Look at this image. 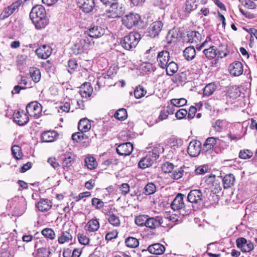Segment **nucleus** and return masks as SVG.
Masks as SVG:
<instances>
[{"instance_id": "obj_1", "label": "nucleus", "mask_w": 257, "mask_h": 257, "mask_svg": "<svg viewBox=\"0 0 257 257\" xmlns=\"http://www.w3.org/2000/svg\"><path fill=\"white\" fill-rule=\"evenodd\" d=\"M30 18L37 30L44 29L49 24L45 9L42 5H36L32 9Z\"/></svg>"}, {"instance_id": "obj_2", "label": "nucleus", "mask_w": 257, "mask_h": 257, "mask_svg": "<svg viewBox=\"0 0 257 257\" xmlns=\"http://www.w3.org/2000/svg\"><path fill=\"white\" fill-rule=\"evenodd\" d=\"M163 151L164 148L162 147L157 145L151 152H149L145 157L139 161V167L144 169L152 166L154 162L159 157L160 154Z\"/></svg>"}, {"instance_id": "obj_3", "label": "nucleus", "mask_w": 257, "mask_h": 257, "mask_svg": "<svg viewBox=\"0 0 257 257\" xmlns=\"http://www.w3.org/2000/svg\"><path fill=\"white\" fill-rule=\"evenodd\" d=\"M140 39V34L137 32H131L123 38L120 44L125 49L131 50L136 47Z\"/></svg>"}, {"instance_id": "obj_4", "label": "nucleus", "mask_w": 257, "mask_h": 257, "mask_svg": "<svg viewBox=\"0 0 257 257\" xmlns=\"http://www.w3.org/2000/svg\"><path fill=\"white\" fill-rule=\"evenodd\" d=\"M123 24L128 29L137 26L141 22V17L138 14L130 13L125 15L122 20Z\"/></svg>"}, {"instance_id": "obj_5", "label": "nucleus", "mask_w": 257, "mask_h": 257, "mask_svg": "<svg viewBox=\"0 0 257 257\" xmlns=\"http://www.w3.org/2000/svg\"><path fill=\"white\" fill-rule=\"evenodd\" d=\"M204 198L203 193L199 189L191 190L187 196L188 201L196 205H200Z\"/></svg>"}, {"instance_id": "obj_6", "label": "nucleus", "mask_w": 257, "mask_h": 257, "mask_svg": "<svg viewBox=\"0 0 257 257\" xmlns=\"http://www.w3.org/2000/svg\"><path fill=\"white\" fill-rule=\"evenodd\" d=\"M163 26V24L161 21L152 23L147 29L148 35L152 38L158 36L161 32Z\"/></svg>"}, {"instance_id": "obj_7", "label": "nucleus", "mask_w": 257, "mask_h": 257, "mask_svg": "<svg viewBox=\"0 0 257 257\" xmlns=\"http://www.w3.org/2000/svg\"><path fill=\"white\" fill-rule=\"evenodd\" d=\"M42 110L41 105L36 102L29 103L26 107L27 113L32 117L37 118Z\"/></svg>"}, {"instance_id": "obj_8", "label": "nucleus", "mask_w": 257, "mask_h": 257, "mask_svg": "<svg viewBox=\"0 0 257 257\" xmlns=\"http://www.w3.org/2000/svg\"><path fill=\"white\" fill-rule=\"evenodd\" d=\"M201 143L197 140L191 141L187 148L188 154L191 157L197 156L201 152Z\"/></svg>"}, {"instance_id": "obj_9", "label": "nucleus", "mask_w": 257, "mask_h": 257, "mask_svg": "<svg viewBox=\"0 0 257 257\" xmlns=\"http://www.w3.org/2000/svg\"><path fill=\"white\" fill-rule=\"evenodd\" d=\"M105 29L97 25H92L86 31V34L93 38H98L105 34Z\"/></svg>"}, {"instance_id": "obj_10", "label": "nucleus", "mask_w": 257, "mask_h": 257, "mask_svg": "<svg viewBox=\"0 0 257 257\" xmlns=\"http://www.w3.org/2000/svg\"><path fill=\"white\" fill-rule=\"evenodd\" d=\"M157 59L158 65L162 69H165L167 64L171 60L169 52L166 50L160 52Z\"/></svg>"}, {"instance_id": "obj_11", "label": "nucleus", "mask_w": 257, "mask_h": 257, "mask_svg": "<svg viewBox=\"0 0 257 257\" xmlns=\"http://www.w3.org/2000/svg\"><path fill=\"white\" fill-rule=\"evenodd\" d=\"M109 6L110 7L106 11L108 14V17L114 18L118 17L121 15V8L119 7L117 1H115Z\"/></svg>"}, {"instance_id": "obj_12", "label": "nucleus", "mask_w": 257, "mask_h": 257, "mask_svg": "<svg viewBox=\"0 0 257 257\" xmlns=\"http://www.w3.org/2000/svg\"><path fill=\"white\" fill-rule=\"evenodd\" d=\"M76 3L82 11L85 13L91 12L94 9V0H76Z\"/></svg>"}, {"instance_id": "obj_13", "label": "nucleus", "mask_w": 257, "mask_h": 257, "mask_svg": "<svg viewBox=\"0 0 257 257\" xmlns=\"http://www.w3.org/2000/svg\"><path fill=\"white\" fill-rule=\"evenodd\" d=\"M89 45V42L88 39H78L74 45L73 49L76 51L77 54L82 53L88 49Z\"/></svg>"}, {"instance_id": "obj_14", "label": "nucleus", "mask_w": 257, "mask_h": 257, "mask_svg": "<svg viewBox=\"0 0 257 257\" xmlns=\"http://www.w3.org/2000/svg\"><path fill=\"white\" fill-rule=\"evenodd\" d=\"M133 150V144L130 142L120 144L116 148V152L120 156L130 155Z\"/></svg>"}, {"instance_id": "obj_15", "label": "nucleus", "mask_w": 257, "mask_h": 257, "mask_svg": "<svg viewBox=\"0 0 257 257\" xmlns=\"http://www.w3.org/2000/svg\"><path fill=\"white\" fill-rule=\"evenodd\" d=\"M13 116L14 121L19 125L26 124L29 120L27 114L23 110H18L14 113Z\"/></svg>"}, {"instance_id": "obj_16", "label": "nucleus", "mask_w": 257, "mask_h": 257, "mask_svg": "<svg viewBox=\"0 0 257 257\" xmlns=\"http://www.w3.org/2000/svg\"><path fill=\"white\" fill-rule=\"evenodd\" d=\"M184 197V195L181 193L177 195L171 204V207L173 210H179L185 207Z\"/></svg>"}, {"instance_id": "obj_17", "label": "nucleus", "mask_w": 257, "mask_h": 257, "mask_svg": "<svg viewBox=\"0 0 257 257\" xmlns=\"http://www.w3.org/2000/svg\"><path fill=\"white\" fill-rule=\"evenodd\" d=\"M51 48L47 45H43L36 49V53L38 56L42 59H47L52 54Z\"/></svg>"}, {"instance_id": "obj_18", "label": "nucleus", "mask_w": 257, "mask_h": 257, "mask_svg": "<svg viewBox=\"0 0 257 257\" xmlns=\"http://www.w3.org/2000/svg\"><path fill=\"white\" fill-rule=\"evenodd\" d=\"M163 222L162 217L158 216L155 217H149L148 216L146 227L151 229H155L160 226Z\"/></svg>"}, {"instance_id": "obj_19", "label": "nucleus", "mask_w": 257, "mask_h": 257, "mask_svg": "<svg viewBox=\"0 0 257 257\" xmlns=\"http://www.w3.org/2000/svg\"><path fill=\"white\" fill-rule=\"evenodd\" d=\"M58 136L59 134L56 131H47L42 134L41 140L43 142H53L57 139Z\"/></svg>"}, {"instance_id": "obj_20", "label": "nucleus", "mask_w": 257, "mask_h": 257, "mask_svg": "<svg viewBox=\"0 0 257 257\" xmlns=\"http://www.w3.org/2000/svg\"><path fill=\"white\" fill-rule=\"evenodd\" d=\"M243 66L241 62L235 61L230 65L229 71L231 74L237 76L243 72Z\"/></svg>"}, {"instance_id": "obj_21", "label": "nucleus", "mask_w": 257, "mask_h": 257, "mask_svg": "<svg viewBox=\"0 0 257 257\" xmlns=\"http://www.w3.org/2000/svg\"><path fill=\"white\" fill-rule=\"evenodd\" d=\"M147 250L152 254L159 255L164 253L165 251V247L163 244L156 243L150 245L148 247Z\"/></svg>"}, {"instance_id": "obj_22", "label": "nucleus", "mask_w": 257, "mask_h": 257, "mask_svg": "<svg viewBox=\"0 0 257 257\" xmlns=\"http://www.w3.org/2000/svg\"><path fill=\"white\" fill-rule=\"evenodd\" d=\"M202 39L201 34L197 31H189L187 34V41L190 43H197Z\"/></svg>"}, {"instance_id": "obj_23", "label": "nucleus", "mask_w": 257, "mask_h": 257, "mask_svg": "<svg viewBox=\"0 0 257 257\" xmlns=\"http://www.w3.org/2000/svg\"><path fill=\"white\" fill-rule=\"evenodd\" d=\"M52 205V202L48 199H41L37 203L36 207L42 212L47 211L50 209Z\"/></svg>"}, {"instance_id": "obj_24", "label": "nucleus", "mask_w": 257, "mask_h": 257, "mask_svg": "<svg viewBox=\"0 0 257 257\" xmlns=\"http://www.w3.org/2000/svg\"><path fill=\"white\" fill-rule=\"evenodd\" d=\"M100 227L99 222L97 219H90L85 226V230L89 232L97 231Z\"/></svg>"}, {"instance_id": "obj_25", "label": "nucleus", "mask_w": 257, "mask_h": 257, "mask_svg": "<svg viewBox=\"0 0 257 257\" xmlns=\"http://www.w3.org/2000/svg\"><path fill=\"white\" fill-rule=\"evenodd\" d=\"M91 127V122L87 118L81 119L78 123V128L80 132L86 133L90 130Z\"/></svg>"}, {"instance_id": "obj_26", "label": "nucleus", "mask_w": 257, "mask_h": 257, "mask_svg": "<svg viewBox=\"0 0 257 257\" xmlns=\"http://www.w3.org/2000/svg\"><path fill=\"white\" fill-rule=\"evenodd\" d=\"M166 74L169 76H172L178 69V65L173 60H171L165 67Z\"/></svg>"}, {"instance_id": "obj_27", "label": "nucleus", "mask_w": 257, "mask_h": 257, "mask_svg": "<svg viewBox=\"0 0 257 257\" xmlns=\"http://www.w3.org/2000/svg\"><path fill=\"white\" fill-rule=\"evenodd\" d=\"M93 91L92 87L89 84H85L81 88L79 91L80 94L83 98L90 97Z\"/></svg>"}, {"instance_id": "obj_28", "label": "nucleus", "mask_w": 257, "mask_h": 257, "mask_svg": "<svg viewBox=\"0 0 257 257\" xmlns=\"http://www.w3.org/2000/svg\"><path fill=\"white\" fill-rule=\"evenodd\" d=\"M183 55L185 59L188 61L193 60L196 55V50L194 47L190 46L186 48L183 51Z\"/></svg>"}, {"instance_id": "obj_29", "label": "nucleus", "mask_w": 257, "mask_h": 257, "mask_svg": "<svg viewBox=\"0 0 257 257\" xmlns=\"http://www.w3.org/2000/svg\"><path fill=\"white\" fill-rule=\"evenodd\" d=\"M235 177L232 174L226 175L222 179L224 188H228L231 187L234 184Z\"/></svg>"}, {"instance_id": "obj_30", "label": "nucleus", "mask_w": 257, "mask_h": 257, "mask_svg": "<svg viewBox=\"0 0 257 257\" xmlns=\"http://www.w3.org/2000/svg\"><path fill=\"white\" fill-rule=\"evenodd\" d=\"M74 162V158L71 154H66L64 155L62 160V167L63 168L70 167Z\"/></svg>"}, {"instance_id": "obj_31", "label": "nucleus", "mask_w": 257, "mask_h": 257, "mask_svg": "<svg viewBox=\"0 0 257 257\" xmlns=\"http://www.w3.org/2000/svg\"><path fill=\"white\" fill-rule=\"evenodd\" d=\"M29 72L32 80L35 83H38L40 81L41 78V75L39 69L36 67H31L29 70Z\"/></svg>"}, {"instance_id": "obj_32", "label": "nucleus", "mask_w": 257, "mask_h": 257, "mask_svg": "<svg viewBox=\"0 0 257 257\" xmlns=\"http://www.w3.org/2000/svg\"><path fill=\"white\" fill-rule=\"evenodd\" d=\"M203 52L206 57L209 60L214 59L217 55L216 49L214 46H210L208 48H205Z\"/></svg>"}, {"instance_id": "obj_33", "label": "nucleus", "mask_w": 257, "mask_h": 257, "mask_svg": "<svg viewBox=\"0 0 257 257\" xmlns=\"http://www.w3.org/2000/svg\"><path fill=\"white\" fill-rule=\"evenodd\" d=\"M240 93V88L237 85L230 86L228 90V96L232 99L239 97Z\"/></svg>"}, {"instance_id": "obj_34", "label": "nucleus", "mask_w": 257, "mask_h": 257, "mask_svg": "<svg viewBox=\"0 0 257 257\" xmlns=\"http://www.w3.org/2000/svg\"><path fill=\"white\" fill-rule=\"evenodd\" d=\"M85 165L89 170H93L97 166V163L96 159L92 156H88L85 158Z\"/></svg>"}, {"instance_id": "obj_35", "label": "nucleus", "mask_w": 257, "mask_h": 257, "mask_svg": "<svg viewBox=\"0 0 257 257\" xmlns=\"http://www.w3.org/2000/svg\"><path fill=\"white\" fill-rule=\"evenodd\" d=\"M217 141H219V140L217 138L209 137L207 138L204 144V148L206 151L212 149L216 144Z\"/></svg>"}, {"instance_id": "obj_36", "label": "nucleus", "mask_w": 257, "mask_h": 257, "mask_svg": "<svg viewBox=\"0 0 257 257\" xmlns=\"http://www.w3.org/2000/svg\"><path fill=\"white\" fill-rule=\"evenodd\" d=\"M72 235L69 232L64 231L58 237V241L60 244H64L72 240Z\"/></svg>"}, {"instance_id": "obj_37", "label": "nucleus", "mask_w": 257, "mask_h": 257, "mask_svg": "<svg viewBox=\"0 0 257 257\" xmlns=\"http://www.w3.org/2000/svg\"><path fill=\"white\" fill-rule=\"evenodd\" d=\"M178 38V34L174 30L169 31L166 36V39L168 43L177 42Z\"/></svg>"}, {"instance_id": "obj_38", "label": "nucleus", "mask_w": 257, "mask_h": 257, "mask_svg": "<svg viewBox=\"0 0 257 257\" xmlns=\"http://www.w3.org/2000/svg\"><path fill=\"white\" fill-rule=\"evenodd\" d=\"M125 243L127 247L135 248L139 246V242L138 239L134 237H128L125 240Z\"/></svg>"}, {"instance_id": "obj_39", "label": "nucleus", "mask_w": 257, "mask_h": 257, "mask_svg": "<svg viewBox=\"0 0 257 257\" xmlns=\"http://www.w3.org/2000/svg\"><path fill=\"white\" fill-rule=\"evenodd\" d=\"M108 221L110 224L113 226L117 227L120 224L119 218L114 214H109L108 215Z\"/></svg>"}, {"instance_id": "obj_40", "label": "nucleus", "mask_w": 257, "mask_h": 257, "mask_svg": "<svg viewBox=\"0 0 257 257\" xmlns=\"http://www.w3.org/2000/svg\"><path fill=\"white\" fill-rule=\"evenodd\" d=\"M114 116L119 120H124L127 118V114L125 109L120 108L118 109L114 114Z\"/></svg>"}, {"instance_id": "obj_41", "label": "nucleus", "mask_w": 257, "mask_h": 257, "mask_svg": "<svg viewBox=\"0 0 257 257\" xmlns=\"http://www.w3.org/2000/svg\"><path fill=\"white\" fill-rule=\"evenodd\" d=\"M147 93V91L143 86L139 85L134 91L135 97L137 99H140L144 96Z\"/></svg>"}, {"instance_id": "obj_42", "label": "nucleus", "mask_w": 257, "mask_h": 257, "mask_svg": "<svg viewBox=\"0 0 257 257\" xmlns=\"http://www.w3.org/2000/svg\"><path fill=\"white\" fill-rule=\"evenodd\" d=\"M148 218V215H140L136 217L135 221L136 224L140 226H145Z\"/></svg>"}, {"instance_id": "obj_43", "label": "nucleus", "mask_w": 257, "mask_h": 257, "mask_svg": "<svg viewBox=\"0 0 257 257\" xmlns=\"http://www.w3.org/2000/svg\"><path fill=\"white\" fill-rule=\"evenodd\" d=\"M85 132H79L73 134L72 136V139L77 142L86 140L88 138V136L84 134Z\"/></svg>"}, {"instance_id": "obj_44", "label": "nucleus", "mask_w": 257, "mask_h": 257, "mask_svg": "<svg viewBox=\"0 0 257 257\" xmlns=\"http://www.w3.org/2000/svg\"><path fill=\"white\" fill-rule=\"evenodd\" d=\"M156 190L155 185L153 183H149L145 187L144 193L146 195H149L154 194Z\"/></svg>"}, {"instance_id": "obj_45", "label": "nucleus", "mask_w": 257, "mask_h": 257, "mask_svg": "<svg viewBox=\"0 0 257 257\" xmlns=\"http://www.w3.org/2000/svg\"><path fill=\"white\" fill-rule=\"evenodd\" d=\"M227 122L225 120L218 119L213 124V127L217 132H220L225 127Z\"/></svg>"}, {"instance_id": "obj_46", "label": "nucleus", "mask_w": 257, "mask_h": 257, "mask_svg": "<svg viewBox=\"0 0 257 257\" xmlns=\"http://www.w3.org/2000/svg\"><path fill=\"white\" fill-rule=\"evenodd\" d=\"M51 253L50 249L48 247H42L38 249L37 257H49Z\"/></svg>"}, {"instance_id": "obj_47", "label": "nucleus", "mask_w": 257, "mask_h": 257, "mask_svg": "<svg viewBox=\"0 0 257 257\" xmlns=\"http://www.w3.org/2000/svg\"><path fill=\"white\" fill-rule=\"evenodd\" d=\"M215 89V86L213 83H209L207 84L204 88V95L209 96L212 95Z\"/></svg>"}, {"instance_id": "obj_48", "label": "nucleus", "mask_w": 257, "mask_h": 257, "mask_svg": "<svg viewBox=\"0 0 257 257\" xmlns=\"http://www.w3.org/2000/svg\"><path fill=\"white\" fill-rule=\"evenodd\" d=\"M196 0H187L186 2V11L190 13L197 8Z\"/></svg>"}, {"instance_id": "obj_49", "label": "nucleus", "mask_w": 257, "mask_h": 257, "mask_svg": "<svg viewBox=\"0 0 257 257\" xmlns=\"http://www.w3.org/2000/svg\"><path fill=\"white\" fill-rule=\"evenodd\" d=\"M104 202L97 198H93L91 200V205L95 209L99 210L104 207Z\"/></svg>"}, {"instance_id": "obj_50", "label": "nucleus", "mask_w": 257, "mask_h": 257, "mask_svg": "<svg viewBox=\"0 0 257 257\" xmlns=\"http://www.w3.org/2000/svg\"><path fill=\"white\" fill-rule=\"evenodd\" d=\"M187 103V100L181 98L180 99H172L171 100V104L175 107H180L185 105Z\"/></svg>"}, {"instance_id": "obj_51", "label": "nucleus", "mask_w": 257, "mask_h": 257, "mask_svg": "<svg viewBox=\"0 0 257 257\" xmlns=\"http://www.w3.org/2000/svg\"><path fill=\"white\" fill-rule=\"evenodd\" d=\"M42 234L46 237L50 239H53L55 237V233L54 230L51 228H45L42 231Z\"/></svg>"}, {"instance_id": "obj_52", "label": "nucleus", "mask_w": 257, "mask_h": 257, "mask_svg": "<svg viewBox=\"0 0 257 257\" xmlns=\"http://www.w3.org/2000/svg\"><path fill=\"white\" fill-rule=\"evenodd\" d=\"M12 152L14 157L17 160L21 158L22 156V153L21 151V148L18 146H14L12 148Z\"/></svg>"}, {"instance_id": "obj_53", "label": "nucleus", "mask_w": 257, "mask_h": 257, "mask_svg": "<svg viewBox=\"0 0 257 257\" xmlns=\"http://www.w3.org/2000/svg\"><path fill=\"white\" fill-rule=\"evenodd\" d=\"M253 153L249 150H241L239 154V157L241 159H249L252 156Z\"/></svg>"}, {"instance_id": "obj_54", "label": "nucleus", "mask_w": 257, "mask_h": 257, "mask_svg": "<svg viewBox=\"0 0 257 257\" xmlns=\"http://www.w3.org/2000/svg\"><path fill=\"white\" fill-rule=\"evenodd\" d=\"M174 169V165L173 164L166 162L163 164L162 166V171L166 173H169L172 172Z\"/></svg>"}, {"instance_id": "obj_55", "label": "nucleus", "mask_w": 257, "mask_h": 257, "mask_svg": "<svg viewBox=\"0 0 257 257\" xmlns=\"http://www.w3.org/2000/svg\"><path fill=\"white\" fill-rule=\"evenodd\" d=\"M70 109V103L68 102L61 103L59 107L58 110L59 112H68L69 111Z\"/></svg>"}, {"instance_id": "obj_56", "label": "nucleus", "mask_w": 257, "mask_h": 257, "mask_svg": "<svg viewBox=\"0 0 257 257\" xmlns=\"http://www.w3.org/2000/svg\"><path fill=\"white\" fill-rule=\"evenodd\" d=\"M78 239L80 243L83 245H87L89 243V238L83 234L79 233Z\"/></svg>"}, {"instance_id": "obj_57", "label": "nucleus", "mask_w": 257, "mask_h": 257, "mask_svg": "<svg viewBox=\"0 0 257 257\" xmlns=\"http://www.w3.org/2000/svg\"><path fill=\"white\" fill-rule=\"evenodd\" d=\"M121 193L123 195H126L130 191V185L127 183H122L119 187Z\"/></svg>"}, {"instance_id": "obj_58", "label": "nucleus", "mask_w": 257, "mask_h": 257, "mask_svg": "<svg viewBox=\"0 0 257 257\" xmlns=\"http://www.w3.org/2000/svg\"><path fill=\"white\" fill-rule=\"evenodd\" d=\"M228 52L227 49V46L226 45L222 46L221 49H219L217 51V57L220 58L226 57Z\"/></svg>"}, {"instance_id": "obj_59", "label": "nucleus", "mask_w": 257, "mask_h": 257, "mask_svg": "<svg viewBox=\"0 0 257 257\" xmlns=\"http://www.w3.org/2000/svg\"><path fill=\"white\" fill-rule=\"evenodd\" d=\"M187 113L188 111L185 109L182 108L176 112L175 115L178 119H181L187 115Z\"/></svg>"}, {"instance_id": "obj_60", "label": "nucleus", "mask_w": 257, "mask_h": 257, "mask_svg": "<svg viewBox=\"0 0 257 257\" xmlns=\"http://www.w3.org/2000/svg\"><path fill=\"white\" fill-rule=\"evenodd\" d=\"M183 172L184 171L182 170V169L179 168L173 173L172 177L174 179L178 180L182 177Z\"/></svg>"}, {"instance_id": "obj_61", "label": "nucleus", "mask_w": 257, "mask_h": 257, "mask_svg": "<svg viewBox=\"0 0 257 257\" xmlns=\"http://www.w3.org/2000/svg\"><path fill=\"white\" fill-rule=\"evenodd\" d=\"M253 249V244L252 242L249 241L246 242L244 246H243L242 248L241 249L243 252H249Z\"/></svg>"}, {"instance_id": "obj_62", "label": "nucleus", "mask_w": 257, "mask_h": 257, "mask_svg": "<svg viewBox=\"0 0 257 257\" xmlns=\"http://www.w3.org/2000/svg\"><path fill=\"white\" fill-rule=\"evenodd\" d=\"M196 111L197 109L196 107L194 106H190L188 111L187 118L189 119L193 118L196 114Z\"/></svg>"}, {"instance_id": "obj_63", "label": "nucleus", "mask_w": 257, "mask_h": 257, "mask_svg": "<svg viewBox=\"0 0 257 257\" xmlns=\"http://www.w3.org/2000/svg\"><path fill=\"white\" fill-rule=\"evenodd\" d=\"M22 4V0H17L16 2H14L11 6L12 8V14H13L16 11H18L19 8L20 7L21 4Z\"/></svg>"}, {"instance_id": "obj_64", "label": "nucleus", "mask_w": 257, "mask_h": 257, "mask_svg": "<svg viewBox=\"0 0 257 257\" xmlns=\"http://www.w3.org/2000/svg\"><path fill=\"white\" fill-rule=\"evenodd\" d=\"M22 4V0H17L16 2H14L11 6L12 8V14H13L16 11H18L19 8L20 7L21 4Z\"/></svg>"}]
</instances>
